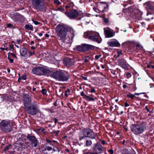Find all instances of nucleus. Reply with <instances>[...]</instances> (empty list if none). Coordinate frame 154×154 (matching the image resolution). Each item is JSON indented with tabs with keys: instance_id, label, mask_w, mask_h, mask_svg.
Instances as JSON below:
<instances>
[{
	"instance_id": "1a4fd4ad",
	"label": "nucleus",
	"mask_w": 154,
	"mask_h": 154,
	"mask_svg": "<svg viewBox=\"0 0 154 154\" xmlns=\"http://www.w3.org/2000/svg\"><path fill=\"white\" fill-rule=\"evenodd\" d=\"M108 5L106 2H100L97 5V8L94 7L93 9L98 13H103L108 10Z\"/></svg>"
},
{
	"instance_id": "49530a36",
	"label": "nucleus",
	"mask_w": 154,
	"mask_h": 154,
	"mask_svg": "<svg viewBox=\"0 0 154 154\" xmlns=\"http://www.w3.org/2000/svg\"><path fill=\"white\" fill-rule=\"evenodd\" d=\"M8 59L9 60V62L10 63H12L14 61V60L10 58L9 57H8Z\"/></svg>"
},
{
	"instance_id": "774afa93",
	"label": "nucleus",
	"mask_w": 154,
	"mask_h": 154,
	"mask_svg": "<svg viewBox=\"0 0 154 154\" xmlns=\"http://www.w3.org/2000/svg\"><path fill=\"white\" fill-rule=\"evenodd\" d=\"M38 35H39L40 36V37H41L43 35V34L42 33H38Z\"/></svg>"
},
{
	"instance_id": "473e14b6",
	"label": "nucleus",
	"mask_w": 154,
	"mask_h": 154,
	"mask_svg": "<svg viewBox=\"0 0 154 154\" xmlns=\"http://www.w3.org/2000/svg\"><path fill=\"white\" fill-rule=\"evenodd\" d=\"M122 54V51L121 50H118L117 51V56L119 57L120 55Z\"/></svg>"
},
{
	"instance_id": "cd10ccee",
	"label": "nucleus",
	"mask_w": 154,
	"mask_h": 154,
	"mask_svg": "<svg viewBox=\"0 0 154 154\" xmlns=\"http://www.w3.org/2000/svg\"><path fill=\"white\" fill-rule=\"evenodd\" d=\"M70 89L69 88H68L65 92L64 95L66 97H67L68 95L70 94Z\"/></svg>"
},
{
	"instance_id": "f3484780",
	"label": "nucleus",
	"mask_w": 154,
	"mask_h": 154,
	"mask_svg": "<svg viewBox=\"0 0 154 154\" xmlns=\"http://www.w3.org/2000/svg\"><path fill=\"white\" fill-rule=\"evenodd\" d=\"M118 64L123 69L126 70L128 69L126 64V61L124 59H120L118 60Z\"/></svg>"
},
{
	"instance_id": "09e8293b",
	"label": "nucleus",
	"mask_w": 154,
	"mask_h": 154,
	"mask_svg": "<svg viewBox=\"0 0 154 154\" xmlns=\"http://www.w3.org/2000/svg\"><path fill=\"white\" fill-rule=\"evenodd\" d=\"M11 55H12L14 58H15V59L17 58V57L16 55L14 54L13 53H10V54Z\"/></svg>"
},
{
	"instance_id": "f03ea898",
	"label": "nucleus",
	"mask_w": 154,
	"mask_h": 154,
	"mask_svg": "<svg viewBox=\"0 0 154 154\" xmlns=\"http://www.w3.org/2000/svg\"><path fill=\"white\" fill-rule=\"evenodd\" d=\"M72 8L69 5H66L63 7L58 8L59 11L64 12L65 15L71 19L74 20L79 15V13L75 9H71Z\"/></svg>"
},
{
	"instance_id": "4d7b16f0",
	"label": "nucleus",
	"mask_w": 154,
	"mask_h": 154,
	"mask_svg": "<svg viewBox=\"0 0 154 154\" xmlns=\"http://www.w3.org/2000/svg\"><path fill=\"white\" fill-rule=\"evenodd\" d=\"M101 141L103 145L105 144L106 143V142L104 140H101Z\"/></svg>"
},
{
	"instance_id": "4468645a",
	"label": "nucleus",
	"mask_w": 154,
	"mask_h": 154,
	"mask_svg": "<svg viewBox=\"0 0 154 154\" xmlns=\"http://www.w3.org/2000/svg\"><path fill=\"white\" fill-rule=\"evenodd\" d=\"M27 138L31 142L32 147H36L37 146L38 141L35 136L28 134Z\"/></svg>"
},
{
	"instance_id": "393cba45",
	"label": "nucleus",
	"mask_w": 154,
	"mask_h": 154,
	"mask_svg": "<svg viewBox=\"0 0 154 154\" xmlns=\"http://www.w3.org/2000/svg\"><path fill=\"white\" fill-rule=\"evenodd\" d=\"M24 27L27 30H33V26L32 25L29 24L25 25Z\"/></svg>"
},
{
	"instance_id": "7ed1b4c3",
	"label": "nucleus",
	"mask_w": 154,
	"mask_h": 154,
	"mask_svg": "<svg viewBox=\"0 0 154 154\" xmlns=\"http://www.w3.org/2000/svg\"><path fill=\"white\" fill-rule=\"evenodd\" d=\"M48 74H49L51 77L58 81H67L69 77L68 75L66 74L61 71L54 72L49 70V72Z\"/></svg>"
},
{
	"instance_id": "2f4dec72",
	"label": "nucleus",
	"mask_w": 154,
	"mask_h": 154,
	"mask_svg": "<svg viewBox=\"0 0 154 154\" xmlns=\"http://www.w3.org/2000/svg\"><path fill=\"white\" fill-rule=\"evenodd\" d=\"M89 87H90L91 90L89 91V93H95L96 92V90H95V89L94 87H92L90 85L89 86Z\"/></svg>"
},
{
	"instance_id": "0e129e2a",
	"label": "nucleus",
	"mask_w": 154,
	"mask_h": 154,
	"mask_svg": "<svg viewBox=\"0 0 154 154\" xmlns=\"http://www.w3.org/2000/svg\"><path fill=\"white\" fill-rule=\"evenodd\" d=\"M54 105L55 106H57V101H56L54 103Z\"/></svg>"
},
{
	"instance_id": "39448f33",
	"label": "nucleus",
	"mask_w": 154,
	"mask_h": 154,
	"mask_svg": "<svg viewBox=\"0 0 154 154\" xmlns=\"http://www.w3.org/2000/svg\"><path fill=\"white\" fill-rule=\"evenodd\" d=\"M1 130L5 133H9L12 130V125L9 120H3L0 123Z\"/></svg>"
},
{
	"instance_id": "412c9836",
	"label": "nucleus",
	"mask_w": 154,
	"mask_h": 154,
	"mask_svg": "<svg viewBox=\"0 0 154 154\" xmlns=\"http://www.w3.org/2000/svg\"><path fill=\"white\" fill-rule=\"evenodd\" d=\"M102 148V146L99 143H97L94 144L93 149L94 151L98 150L100 151L99 153H100L103 151Z\"/></svg>"
},
{
	"instance_id": "423d86ee",
	"label": "nucleus",
	"mask_w": 154,
	"mask_h": 154,
	"mask_svg": "<svg viewBox=\"0 0 154 154\" xmlns=\"http://www.w3.org/2000/svg\"><path fill=\"white\" fill-rule=\"evenodd\" d=\"M146 128L145 126L143 124H134L130 127L131 131L136 135L142 134Z\"/></svg>"
},
{
	"instance_id": "20e7f679",
	"label": "nucleus",
	"mask_w": 154,
	"mask_h": 154,
	"mask_svg": "<svg viewBox=\"0 0 154 154\" xmlns=\"http://www.w3.org/2000/svg\"><path fill=\"white\" fill-rule=\"evenodd\" d=\"M87 137L91 139H95L96 138V135L94 131L89 128L83 129L79 134V140H81Z\"/></svg>"
},
{
	"instance_id": "f257e3e1",
	"label": "nucleus",
	"mask_w": 154,
	"mask_h": 154,
	"mask_svg": "<svg viewBox=\"0 0 154 154\" xmlns=\"http://www.w3.org/2000/svg\"><path fill=\"white\" fill-rule=\"evenodd\" d=\"M57 35L61 38H65L67 32H68V36L70 39H72L74 36V31L72 28H68L62 25H58L56 29Z\"/></svg>"
},
{
	"instance_id": "9b49d317",
	"label": "nucleus",
	"mask_w": 154,
	"mask_h": 154,
	"mask_svg": "<svg viewBox=\"0 0 154 154\" xmlns=\"http://www.w3.org/2000/svg\"><path fill=\"white\" fill-rule=\"evenodd\" d=\"M95 46L88 44H83L82 45H79L76 47L77 50L79 51H86L93 49Z\"/></svg>"
},
{
	"instance_id": "052dcab7",
	"label": "nucleus",
	"mask_w": 154,
	"mask_h": 154,
	"mask_svg": "<svg viewBox=\"0 0 154 154\" xmlns=\"http://www.w3.org/2000/svg\"><path fill=\"white\" fill-rule=\"evenodd\" d=\"M57 122H58V119L56 118L54 119V122H55V123L56 124L57 123Z\"/></svg>"
},
{
	"instance_id": "7c9ffc66",
	"label": "nucleus",
	"mask_w": 154,
	"mask_h": 154,
	"mask_svg": "<svg viewBox=\"0 0 154 154\" xmlns=\"http://www.w3.org/2000/svg\"><path fill=\"white\" fill-rule=\"evenodd\" d=\"M84 154H99L97 152H91L90 151L85 152L84 153Z\"/></svg>"
},
{
	"instance_id": "3c124183",
	"label": "nucleus",
	"mask_w": 154,
	"mask_h": 154,
	"mask_svg": "<svg viewBox=\"0 0 154 154\" xmlns=\"http://www.w3.org/2000/svg\"><path fill=\"white\" fill-rule=\"evenodd\" d=\"M108 152H109V154H113V150L112 149H109L108 151Z\"/></svg>"
},
{
	"instance_id": "0eeeda50",
	"label": "nucleus",
	"mask_w": 154,
	"mask_h": 154,
	"mask_svg": "<svg viewBox=\"0 0 154 154\" xmlns=\"http://www.w3.org/2000/svg\"><path fill=\"white\" fill-rule=\"evenodd\" d=\"M44 0H32V8L37 11H43L46 9Z\"/></svg>"
},
{
	"instance_id": "a19ab883",
	"label": "nucleus",
	"mask_w": 154,
	"mask_h": 154,
	"mask_svg": "<svg viewBox=\"0 0 154 154\" xmlns=\"http://www.w3.org/2000/svg\"><path fill=\"white\" fill-rule=\"evenodd\" d=\"M8 47H7V46L5 47L4 46V48L1 47L0 48V49L2 50H7L8 49Z\"/></svg>"
},
{
	"instance_id": "8fccbe9b",
	"label": "nucleus",
	"mask_w": 154,
	"mask_h": 154,
	"mask_svg": "<svg viewBox=\"0 0 154 154\" xmlns=\"http://www.w3.org/2000/svg\"><path fill=\"white\" fill-rule=\"evenodd\" d=\"M46 141L47 142H48V143H50V145H52V146H53V145H52V144L51 143V142H52V141H51V140H49L48 139H46Z\"/></svg>"
},
{
	"instance_id": "a211bd4d",
	"label": "nucleus",
	"mask_w": 154,
	"mask_h": 154,
	"mask_svg": "<svg viewBox=\"0 0 154 154\" xmlns=\"http://www.w3.org/2000/svg\"><path fill=\"white\" fill-rule=\"evenodd\" d=\"M28 52L27 49L24 47L20 49V55L22 57L28 58V56H29Z\"/></svg>"
},
{
	"instance_id": "a18cd8bd",
	"label": "nucleus",
	"mask_w": 154,
	"mask_h": 154,
	"mask_svg": "<svg viewBox=\"0 0 154 154\" xmlns=\"http://www.w3.org/2000/svg\"><path fill=\"white\" fill-rule=\"evenodd\" d=\"M127 3L130 5H131L133 3L132 0H129L127 1Z\"/></svg>"
},
{
	"instance_id": "de8ad7c7",
	"label": "nucleus",
	"mask_w": 154,
	"mask_h": 154,
	"mask_svg": "<svg viewBox=\"0 0 154 154\" xmlns=\"http://www.w3.org/2000/svg\"><path fill=\"white\" fill-rule=\"evenodd\" d=\"M101 56V55H96L95 57V58L97 60Z\"/></svg>"
},
{
	"instance_id": "603ef678",
	"label": "nucleus",
	"mask_w": 154,
	"mask_h": 154,
	"mask_svg": "<svg viewBox=\"0 0 154 154\" xmlns=\"http://www.w3.org/2000/svg\"><path fill=\"white\" fill-rule=\"evenodd\" d=\"M26 79V76L25 75H23L22 77V78H21V79L23 80H25Z\"/></svg>"
},
{
	"instance_id": "ddd939ff",
	"label": "nucleus",
	"mask_w": 154,
	"mask_h": 154,
	"mask_svg": "<svg viewBox=\"0 0 154 154\" xmlns=\"http://www.w3.org/2000/svg\"><path fill=\"white\" fill-rule=\"evenodd\" d=\"M24 106L25 108L27 107L31 104V100L28 94H24L23 96Z\"/></svg>"
},
{
	"instance_id": "69168bd1",
	"label": "nucleus",
	"mask_w": 154,
	"mask_h": 154,
	"mask_svg": "<svg viewBox=\"0 0 154 154\" xmlns=\"http://www.w3.org/2000/svg\"><path fill=\"white\" fill-rule=\"evenodd\" d=\"M66 1H67L69 2V3H72V0H66Z\"/></svg>"
},
{
	"instance_id": "bb28decb",
	"label": "nucleus",
	"mask_w": 154,
	"mask_h": 154,
	"mask_svg": "<svg viewBox=\"0 0 154 154\" xmlns=\"http://www.w3.org/2000/svg\"><path fill=\"white\" fill-rule=\"evenodd\" d=\"M125 77L126 79H129L130 78L131 76V73L126 72L124 74Z\"/></svg>"
},
{
	"instance_id": "5701e85b",
	"label": "nucleus",
	"mask_w": 154,
	"mask_h": 154,
	"mask_svg": "<svg viewBox=\"0 0 154 154\" xmlns=\"http://www.w3.org/2000/svg\"><path fill=\"white\" fill-rule=\"evenodd\" d=\"M71 45V43L69 42H63L61 44V46L64 49H66L70 46Z\"/></svg>"
},
{
	"instance_id": "680f3d73",
	"label": "nucleus",
	"mask_w": 154,
	"mask_h": 154,
	"mask_svg": "<svg viewBox=\"0 0 154 154\" xmlns=\"http://www.w3.org/2000/svg\"><path fill=\"white\" fill-rule=\"evenodd\" d=\"M82 78H83V79L85 80H87V77H83Z\"/></svg>"
},
{
	"instance_id": "bf43d9fd",
	"label": "nucleus",
	"mask_w": 154,
	"mask_h": 154,
	"mask_svg": "<svg viewBox=\"0 0 154 154\" xmlns=\"http://www.w3.org/2000/svg\"><path fill=\"white\" fill-rule=\"evenodd\" d=\"M127 87V85L125 84H123V87L124 88H125Z\"/></svg>"
},
{
	"instance_id": "f8f14e48",
	"label": "nucleus",
	"mask_w": 154,
	"mask_h": 154,
	"mask_svg": "<svg viewBox=\"0 0 154 154\" xmlns=\"http://www.w3.org/2000/svg\"><path fill=\"white\" fill-rule=\"evenodd\" d=\"M25 108L27 112L32 115H35L39 112L38 107L36 106L33 105L30 106H29Z\"/></svg>"
},
{
	"instance_id": "c03bdc74",
	"label": "nucleus",
	"mask_w": 154,
	"mask_h": 154,
	"mask_svg": "<svg viewBox=\"0 0 154 154\" xmlns=\"http://www.w3.org/2000/svg\"><path fill=\"white\" fill-rule=\"evenodd\" d=\"M54 2L55 3L58 5H60V2L58 0H54Z\"/></svg>"
},
{
	"instance_id": "864d4df0",
	"label": "nucleus",
	"mask_w": 154,
	"mask_h": 154,
	"mask_svg": "<svg viewBox=\"0 0 154 154\" xmlns=\"http://www.w3.org/2000/svg\"><path fill=\"white\" fill-rule=\"evenodd\" d=\"M129 106V105L128 104L127 102H126L125 103V107H128V106Z\"/></svg>"
},
{
	"instance_id": "5fc2aeb1",
	"label": "nucleus",
	"mask_w": 154,
	"mask_h": 154,
	"mask_svg": "<svg viewBox=\"0 0 154 154\" xmlns=\"http://www.w3.org/2000/svg\"><path fill=\"white\" fill-rule=\"evenodd\" d=\"M145 109L147 111V112H150V113H151V112L149 110V109L148 108L147 106H146L145 107Z\"/></svg>"
},
{
	"instance_id": "6e6552de",
	"label": "nucleus",
	"mask_w": 154,
	"mask_h": 154,
	"mask_svg": "<svg viewBox=\"0 0 154 154\" xmlns=\"http://www.w3.org/2000/svg\"><path fill=\"white\" fill-rule=\"evenodd\" d=\"M85 34L86 35L87 38L98 43H101L102 41L101 38L97 32L90 31L86 32Z\"/></svg>"
},
{
	"instance_id": "e433bc0d",
	"label": "nucleus",
	"mask_w": 154,
	"mask_h": 154,
	"mask_svg": "<svg viewBox=\"0 0 154 154\" xmlns=\"http://www.w3.org/2000/svg\"><path fill=\"white\" fill-rule=\"evenodd\" d=\"M127 96L128 97L131 98L132 99H133L134 97H135L134 95L132 94H128Z\"/></svg>"
},
{
	"instance_id": "c756f323",
	"label": "nucleus",
	"mask_w": 154,
	"mask_h": 154,
	"mask_svg": "<svg viewBox=\"0 0 154 154\" xmlns=\"http://www.w3.org/2000/svg\"><path fill=\"white\" fill-rule=\"evenodd\" d=\"M92 144V141L90 140H87L86 141L85 145L86 146H89L91 145Z\"/></svg>"
},
{
	"instance_id": "ea45409f",
	"label": "nucleus",
	"mask_w": 154,
	"mask_h": 154,
	"mask_svg": "<svg viewBox=\"0 0 154 154\" xmlns=\"http://www.w3.org/2000/svg\"><path fill=\"white\" fill-rule=\"evenodd\" d=\"M42 93L43 95L47 93V91L45 89H43L42 90Z\"/></svg>"
},
{
	"instance_id": "2eb2a0df",
	"label": "nucleus",
	"mask_w": 154,
	"mask_h": 154,
	"mask_svg": "<svg viewBox=\"0 0 154 154\" xmlns=\"http://www.w3.org/2000/svg\"><path fill=\"white\" fill-rule=\"evenodd\" d=\"M104 30L105 35L106 38H111L115 35V32L113 30L109 28H104Z\"/></svg>"
},
{
	"instance_id": "aec40b11",
	"label": "nucleus",
	"mask_w": 154,
	"mask_h": 154,
	"mask_svg": "<svg viewBox=\"0 0 154 154\" xmlns=\"http://www.w3.org/2000/svg\"><path fill=\"white\" fill-rule=\"evenodd\" d=\"M134 43H135V41H128L123 42L122 44V46L123 48H126L129 46H134Z\"/></svg>"
},
{
	"instance_id": "b1692460",
	"label": "nucleus",
	"mask_w": 154,
	"mask_h": 154,
	"mask_svg": "<svg viewBox=\"0 0 154 154\" xmlns=\"http://www.w3.org/2000/svg\"><path fill=\"white\" fill-rule=\"evenodd\" d=\"M96 98V97L95 96L91 97L87 95L85 99L87 101H94Z\"/></svg>"
},
{
	"instance_id": "c85d7f7f",
	"label": "nucleus",
	"mask_w": 154,
	"mask_h": 154,
	"mask_svg": "<svg viewBox=\"0 0 154 154\" xmlns=\"http://www.w3.org/2000/svg\"><path fill=\"white\" fill-rule=\"evenodd\" d=\"M134 45H135L136 46L137 49H140L142 48L140 44L138 42H137L135 41V43L134 44Z\"/></svg>"
},
{
	"instance_id": "72a5a7b5",
	"label": "nucleus",
	"mask_w": 154,
	"mask_h": 154,
	"mask_svg": "<svg viewBox=\"0 0 154 154\" xmlns=\"http://www.w3.org/2000/svg\"><path fill=\"white\" fill-rule=\"evenodd\" d=\"M111 73L115 77H116V75L118 73V72L116 73V71L115 70H112L111 71Z\"/></svg>"
},
{
	"instance_id": "a878e982",
	"label": "nucleus",
	"mask_w": 154,
	"mask_h": 154,
	"mask_svg": "<svg viewBox=\"0 0 154 154\" xmlns=\"http://www.w3.org/2000/svg\"><path fill=\"white\" fill-rule=\"evenodd\" d=\"M22 17L21 15H14L13 17V19L15 21H20V18Z\"/></svg>"
},
{
	"instance_id": "9d476101",
	"label": "nucleus",
	"mask_w": 154,
	"mask_h": 154,
	"mask_svg": "<svg viewBox=\"0 0 154 154\" xmlns=\"http://www.w3.org/2000/svg\"><path fill=\"white\" fill-rule=\"evenodd\" d=\"M49 72V69L42 67H35L32 70V72L33 74L40 75L48 74Z\"/></svg>"
},
{
	"instance_id": "6e6d98bb",
	"label": "nucleus",
	"mask_w": 154,
	"mask_h": 154,
	"mask_svg": "<svg viewBox=\"0 0 154 154\" xmlns=\"http://www.w3.org/2000/svg\"><path fill=\"white\" fill-rule=\"evenodd\" d=\"M45 129L43 128H42V129L41 130V131L43 132L45 134H46V132L45 131Z\"/></svg>"
},
{
	"instance_id": "6ab92c4d",
	"label": "nucleus",
	"mask_w": 154,
	"mask_h": 154,
	"mask_svg": "<svg viewBox=\"0 0 154 154\" xmlns=\"http://www.w3.org/2000/svg\"><path fill=\"white\" fill-rule=\"evenodd\" d=\"M63 63L64 64L67 66H70L72 65L73 63V60L69 57L65 58L63 60Z\"/></svg>"
},
{
	"instance_id": "13d9d810",
	"label": "nucleus",
	"mask_w": 154,
	"mask_h": 154,
	"mask_svg": "<svg viewBox=\"0 0 154 154\" xmlns=\"http://www.w3.org/2000/svg\"><path fill=\"white\" fill-rule=\"evenodd\" d=\"M104 21L105 23H108V20L107 19L105 18L104 19Z\"/></svg>"
},
{
	"instance_id": "dca6fc26",
	"label": "nucleus",
	"mask_w": 154,
	"mask_h": 154,
	"mask_svg": "<svg viewBox=\"0 0 154 154\" xmlns=\"http://www.w3.org/2000/svg\"><path fill=\"white\" fill-rule=\"evenodd\" d=\"M108 45L111 47H119L120 44L119 42L116 39H112L107 42Z\"/></svg>"
},
{
	"instance_id": "f704fd0d",
	"label": "nucleus",
	"mask_w": 154,
	"mask_h": 154,
	"mask_svg": "<svg viewBox=\"0 0 154 154\" xmlns=\"http://www.w3.org/2000/svg\"><path fill=\"white\" fill-rule=\"evenodd\" d=\"M80 94L81 96H82L84 99H85L86 97L87 96V95L85 94L83 91L82 92L80 93Z\"/></svg>"
},
{
	"instance_id": "4be33fe9",
	"label": "nucleus",
	"mask_w": 154,
	"mask_h": 154,
	"mask_svg": "<svg viewBox=\"0 0 154 154\" xmlns=\"http://www.w3.org/2000/svg\"><path fill=\"white\" fill-rule=\"evenodd\" d=\"M24 142L21 139H19L15 143V146L18 148H22L23 146Z\"/></svg>"
},
{
	"instance_id": "58836bf2",
	"label": "nucleus",
	"mask_w": 154,
	"mask_h": 154,
	"mask_svg": "<svg viewBox=\"0 0 154 154\" xmlns=\"http://www.w3.org/2000/svg\"><path fill=\"white\" fill-rule=\"evenodd\" d=\"M7 27L8 28H14L13 25L10 23L7 24Z\"/></svg>"
},
{
	"instance_id": "4c0bfd02",
	"label": "nucleus",
	"mask_w": 154,
	"mask_h": 154,
	"mask_svg": "<svg viewBox=\"0 0 154 154\" xmlns=\"http://www.w3.org/2000/svg\"><path fill=\"white\" fill-rule=\"evenodd\" d=\"M35 54V53L34 51H33V52H29V51H28V54L29 55V56H28V58L29 57H30L32 55Z\"/></svg>"
},
{
	"instance_id": "79ce46f5",
	"label": "nucleus",
	"mask_w": 154,
	"mask_h": 154,
	"mask_svg": "<svg viewBox=\"0 0 154 154\" xmlns=\"http://www.w3.org/2000/svg\"><path fill=\"white\" fill-rule=\"evenodd\" d=\"M52 149H53L54 151H59V149L56 146H54Z\"/></svg>"
},
{
	"instance_id": "37998d69",
	"label": "nucleus",
	"mask_w": 154,
	"mask_h": 154,
	"mask_svg": "<svg viewBox=\"0 0 154 154\" xmlns=\"http://www.w3.org/2000/svg\"><path fill=\"white\" fill-rule=\"evenodd\" d=\"M32 21L35 25H37L40 24V23L37 21H35L33 20H32Z\"/></svg>"
},
{
	"instance_id": "e2e57ef3",
	"label": "nucleus",
	"mask_w": 154,
	"mask_h": 154,
	"mask_svg": "<svg viewBox=\"0 0 154 154\" xmlns=\"http://www.w3.org/2000/svg\"><path fill=\"white\" fill-rule=\"evenodd\" d=\"M140 94H141V93H135L134 94V97L135 96V95H139Z\"/></svg>"
},
{
	"instance_id": "338daca9",
	"label": "nucleus",
	"mask_w": 154,
	"mask_h": 154,
	"mask_svg": "<svg viewBox=\"0 0 154 154\" xmlns=\"http://www.w3.org/2000/svg\"><path fill=\"white\" fill-rule=\"evenodd\" d=\"M45 36L46 37L48 38V37H49V35L48 34H46L45 35Z\"/></svg>"
},
{
	"instance_id": "c9c22d12",
	"label": "nucleus",
	"mask_w": 154,
	"mask_h": 154,
	"mask_svg": "<svg viewBox=\"0 0 154 154\" xmlns=\"http://www.w3.org/2000/svg\"><path fill=\"white\" fill-rule=\"evenodd\" d=\"M53 148L51 146H46V148H45V150H47L48 151H50L52 150Z\"/></svg>"
}]
</instances>
